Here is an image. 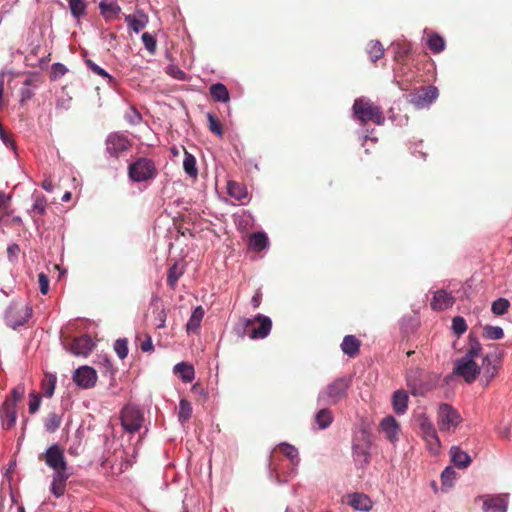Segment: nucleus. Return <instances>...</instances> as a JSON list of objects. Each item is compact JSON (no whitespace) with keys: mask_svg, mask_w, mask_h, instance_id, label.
Segmentation results:
<instances>
[{"mask_svg":"<svg viewBox=\"0 0 512 512\" xmlns=\"http://www.w3.org/2000/svg\"><path fill=\"white\" fill-rule=\"evenodd\" d=\"M427 46L435 54H438L445 49V40L437 33H431L427 37Z\"/></svg>","mask_w":512,"mask_h":512,"instance_id":"37","label":"nucleus"},{"mask_svg":"<svg viewBox=\"0 0 512 512\" xmlns=\"http://www.w3.org/2000/svg\"><path fill=\"white\" fill-rule=\"evenodd\" d=\"M504 336V331L499 326L487 325L483 328V337L490 340H499Z\"/></svg>","mask_w":512,"mask_h":512,"instance_id":"48","label":"nucleus"},{"mask_svg":"<svg viewBox=\"0 0 512 512\" xmlns=\"http://www.w3.org/2000/svg\"><path fill=\"white\" fill-rule=\"evenodd\" d=\"M114 350L120 359H124L128 354V342L126 339H117L114 344Z\"/></svg>","mask_w":512,"mask_h":512,"instance_id":"53","label":"nucleus"},{"mask_svg":"<svg viewBox=\"0 0 512 512\" xmlns=\"http://www.w3.org/2000/svg\"><path fill=\"white\" fill-rule=\"evenodd\" d=\"M350 386V377L337 378L320 391L318 394V402L335 405L347 397Z\"/></svg>","mask_w":512,"mask_h":512,"instance_id":"1","label":"nucleus"},{"mask_svg":"<svg viewBox=\"0 0 512 512\" xmlns=\"http://www.w3.org/2000/svg\"><path fill=\"white\" fill-rule=\"evenodd\" d=\"M483 509L485 512H506L507 503L500 496L490 497L484 501Z\"/></svg>","mask_w":512,"mask_h":512,"instance_id":"31","label":"nucleus"},{"mask_svg":"<svg viewBox=\"0 0 512 512\" xmlns=\"http://www.w3.org/2000/svg\"><path fill=\"white\" fill-rule=\"evenodd\" d=\"M140 348L143 352H151L154 350L152 339L149 335L145 336V340L141 342Z\"/></svg>","mask_w":512,"mask_h":512,"instance_id":"61","label":"nucleus"},{"mask_svg":"<svg viewBox=\"0 0 512 512\" xmlns=\"http://www.w3.org/2000/svg\"><path fill=\"white\" fill-rule=\"evenodd\" d=\"M129 177L135 182L151 180L157 175V168L153 160L141 157L130 164Z\"/></svg>","mask_w":512,"mask_h":512,"instance_id":"6","label":"nucleus"},{"mask_svg":"<svg viewBox=\"0 0 512 512\" xmlns=\"http://www.w3.org/2000/svg\"><path fill=\"white\" fill-rule=\"evenodd\" d=\"M20 252V248L17 244H11L7 247V254L9 260L13 261L18 257V254Z\"/></svg>","mask_w":512,"mask_h":512,"instance_id":"60","label":"nucleus"},{"mask_svg":"<svg viewBox=\"0 0 512 512\" xmlns=\"http://www.w3.org/2000/svg\"><path fill=\"white\" fill-rule=\"evenodd\" d=\"M451 460L458 468H466L471 463L470 456L459 447L453 446L450 449Z\"/></svg>","mask_w":512,"mask_h":512,"instance_id":"32","label":"nucleus"},{"mask_svg":"<svg viewBox=\"0 0 512 512\" xmlns=\"http://www.w3.org/2000/svg\"><path fill=\"white\" fill-rule=\"evenodd\" d=\"M98 76L103 77L107 83L113 88L116 86V81L104 69L98 66Z\"/></svg>","mask_w":512,"mask_h":512,"instance_id":"62","label":"nucleus"},{"mask_svg":"<svg viewBox=\"0 0 512 512\" xmlns=\"http://www.w3.org/2000/svg\"><path fill=\"white\" fill-rule=\"evenodd\" d=\"M67 68L61 63H54L52 65L51 75L53 78H59L65 75Z\"/></svg>","mask_w":512,"mask_h":512,"instance_id":"59","label":"nucleus"},{"mask_svg":"<svg viewBox=\"0 0 512 512\" xmlns=\"http://www.w3.org/2000/svg\"><path fill=\"white\" fill-rule=\"evenodd\" d=\"M333 421V415L327 408L319 410L315 415V423L319 429L327 428Z\"/></svg>","mask_w":512,"mask_h":512,"instance_id":"42","label":"nucleus"},{"mask_svg":"<svg viewBox=\"0 0 512 512\" xmlns=\"http://www.w3.org/2000/svg\"><path fill=\"white\" fill-rule=\"evenodd\" d=\"M24 392V386L18 385L11 391V396L7 397L5 401H14V405L16 406L17 401L23 397Z\"/></svg>","mask_w":512,"mask_h":512,"instance_id":"57","label":"nucleus"},{"mask_svg":"<svg viewBox=\"0 0 512 512\" xmlns=\"http://www.w3.org/2000/svg\"><path fill=\"white\" fill-rule=\"evenodd\" d=\"M348 504L358 511L368 512L373 507V502L370 497L364 493L354 492L348 495Z\"/></svg>","mask_w":512,"mask_h":512,"instance_id":"19","label":"nucleus"},{"mask_svg":"<svg viewBox=\"0 0 512 512\" xmlns=\"http://www.w3.org/2000/svg\"><path fill=\"white\" fill-rule=\"evenodd\" d=\"M33 96V92L29 88H22L21 89V101L25 102L29 99H31Z\"/></svg>","mask_w":512,"mask_h":512,"instance_id":"64","label":"nucleus"},{"mask_svg":"<svg viewBox=\"0 0 512 512\" xmlns=\"http://www.w3.org/2000/svg\"><path fill=\"white\" fill-rule=\"evenodd\" d=\"M120 420L126 432L135 433L142 427L144 415L139 408L133 405H127L121 411Z\"/></svg>","mask_w":512,"mask_h":512,"instance_id":"8","label":"nucleus"},{"mask_svg":"<svg viewBox=\"0 0 512 512\" xmlns=\"http://www.w3.org/2000/svg\"><path fill=\"white\" fill-rule=\"evenodd\" d=\"M69 7L75 18H80L85 13L86 4L84 0H70Z\"/></svg>","mask_w":512,"mask_h":512,"instance_id":"50","label":"nucleus"},{"mask_svg":"<svg viewBox=\"0 0 512 512\" xmlns=\"http://www.w3.org/2000/svg\"><path fill=\"white\" fill-rule=\"evenodd\" d=\"M17 413L14 401H4L1 407V419L5 429H11L16 423Z\"/></svg>","mask_w":512,"mask_h":512,"instance_id":"22","label":"nucleus"},{"mask_svg":"<svg viewBox=\"0 0 512 512\" xmlns=\"http://www.w3.org/2000/svg\"><path fill=\"white\" fill-rule=\"evenodd\" d=\"M408 394L404 390H397L393 393L392 404L395 413L404 414L408 408Z\"/></svg>","mask_w":512,"mask_h":512,"instance_id":"29","label":"nucleus"},{"mask_svg":"<svg viewBox=\"0 0 512 512\" xmlns=\"http://www.w3.org/2000/svg\"><path fill=\"white\" fill-rule=\"evenodd\" d=\"M456 473L452 467H446L441 474V480L443 486H452L455 479Z\"/></svg>","mask_w":512,"mask_h":512,"instance_id":"55","label":"nucleus"},{"mask_svg":"<svg viewBox=\"0 0 512 512\" xmlns=\"http://www.w3.org/2000/svg\"><path fill=\"white\" fill-rule=\"evenodd\" d=\"M261 301H262V292H261V289H258L251 299V304H252L253 308H255V309L258 308L261 304Z\"/></svg>","mask_w":512,"mask_h":512,"instance_id":"63","label":"nucleus"},{"mask_svg":"<svg viewBox=\"0 0 512 512\" xmlns=\"http://www.w3.org/2000/svg\"><path fill=\"white\" fill-rule=\"evenodd\" d=\"M48 207L47 198L43 194H33V204L28 211L32 218L37 215H45Z\"/></svg>","mask_w":512,"mask_h":512,"instance_id":"30","label":"nucleus"},{"mask_svg":"<svg viewBox=\"0 0 512 512\" xmlns=\"http://www.w3.org/2000/svg\"><path fill=\"white\" fill-rule=\"evenodd\" d=\"M94 342L91 337L84 335L72 340L69 350L76 356L86 357L93 349Z\"/></svg>","mask_w":512,"mask_h":512,"instance_id":"17","label":"nucleus"},{"mask_svg":"<svg viewBox=\"0 0 512 512\" xmlns=\"http://www.w3.org/2000/svg\"><path fill=\"white\" fill-rule=\"evenodd\" d=\"M204 317V309L202 308V306H197L193 312H192V315L190 316L187 324H186V330L188 333L190 332H196L200 325H201V321Z\"/></svg>","mask_w":512,"mask_h":512,"instance_id":"33","label":"nucleus"},{"mask_svg":"<svg viewBox=\"0 0 512 512\" xmlns=\"http://www.w3.org/2000/svg\"><path fill=\"white\" fill-rule=\"evenodd\" d=\"M106 152L111 156L118 158L123 152L130 149L131 143L123 134L111 133L106 141Z\"/></svg>","mask_w":512,"mask_h":512,"instance_id":"12","label":"nucleus"},{"mask_svg":"<svg viewBox=\"0 0 512 512\" xmlns=\"http://www.w3.org/2000/svg\"><path fill=\"white\" fill-rule=\"evenodd\" d=\"M98 8L100 9L102 17L106 21L119 19L121 7L119 6L117 0H101L98 3Z\"/></svg>","mask_w":512,"mask_h":512,"instance_id":"18","label":"nucleus"},{"mask_svg":"<svg viewBox=\"0 0 512 512\" xmlns=\"http://www.w3.org/2000/svg\"><path fill=\"white\" fill-rule=\"evenodd\" d=\"M183 169L192 178H196L198 175V170L196 168V159L192 154L188 152H185L183 160Z\"/></svg>","mask_w":512,"mask_h":512,"instance_id":"45","label":"nucleus"},{"mask_svg":"<svg viewBox=\"0 0 512 512\" xmlns=\"http://www.w3.org/2000/svg\"><path fill=\"white\" fill-rule=\"evenodd\" d=\"M452 329L458 336L462 335L467 330V324L463 317L456 316L452 320Z\"/></svg>","mask_w":512,"mask_h":512,"instance_id":"52","label":"nucleus"},{"mask_svg":"<svg viewBox=\"0 0 512 512\" xmlns=\"http://www.w3.org/2000/svg\"><path fill=\"white\" fill-rule=\"evenodd\" d=\"M56 376L46 373L41 382V392L45 397H52L56 386Z\"/></svg>","mask_w":512,"mask_h":512,"instance_id":"39","label":"nucleus"},{"mask_svg":"<svg viewBox=\"0 0 512 512\" xmlns=\"http://www.w3.org/2000/svg\"><path fill=\"white\" fill-rule=\"evenodd\" d=\"M454 296L446 290L440 289L434 292L430 306L434 311H443L453 306Z\"/></svg>","mask_w":512,"mask_h":512,"instance_id":"15","label":"nucleus"},{"mask_svg":"<svg viewBox=\"0 0 512 512\" xmlns=\"http://www.w3.org/2000/svg\"><path fill=\"white\" fill-rule=\"evenodd\" d=\"M49 59L46 57V50L42 51V48L39 45L34 46L30 53L25 57V63L30 67H41L47 65Z\"/></svg>","mask_w":512,"mask_h":512,"instance_id":"20","label":"nucleus"},{"mask_svg":"<svg viewBox=\"0 0 512 512\" xmlns=\"http://www.w3.org/2000/svg\"><path fill=\"white\" fill-rule=\"evenodd\" d=\"M354 115L361 122L371 121L376 125H382L385 117L381 108L366 98H358L353 104Z\"/></svg>","mask_w":512,"mask_h":512,"instance_id":"2","label":"nucleus"},{"mask_svg":"<svg viewBox=\"0 0 512 512\" xmlns=\"http://www.w3.org/2000/svg\"><path fill=\"white\" fill-rule=\"evenodd\" d=\"M142 41L145 48L148 50L150 54H155L156 52V39L153 35L148 32L142 34Z\"/></svg>","mask_w":512,"mask_h":512,"instance_id":"54","label":"nucleus"},{"mask_svg":"<svg viewBox=\"0 0 512 512\" xmlns=\"http://www.w3.org/2000/svg\"><path fill=\"white\" fill-rule=\"evenodd\" d=\"M207 119H208L209 130L213 134H215L219 137H222L224 131H223V126H222L221 122L219 121L218 117L213 113H208Z\"/></svg>","mask_w":512,"mask_h":512,"instance_id":"47","label":"nucleus"},{"mask_svg":"<svg viewBox=\"0 0 512 512\" xmlns=\"http://www.w3.org/2000/svg\"><path fill=\"white\" fill-rule=\"evenodd\" d=\"M268 245V237L264 232H255L250 237L249 247L255 251H262Z\"/></svg>","mask_w":512,"mask_h":512,"instance_id":"36","label":"nucleus"},{"mask_svg":"<svg viewBox=\"0 0 512 512\" xmlns=\"http://www.w3.org/2000/svg\"><path fill=\"white\" fill-rule=\"evenodd\" d=\"M243 334L251 339H264L272 329V321L268 316L258 314L254 318H243L241 320Z\"/></svg>","mask_w":512,"mask_h":512,"instance_id":"3","label":"nucleus"},{"mask_svg":"<svg viewBox=\"0 0 512 512\" xmlns=\"http://www.w3.org/2000/svg\"><path fill=\"white\" fill-rule=\"evenodd\" d=\"M353 458L356 463L361 466L367 465L370 462V442L364 440L362 443H355L353 445Z\"/></svg>","mask_w":512,"mask_h":512,"instance_id":"23","label":"nucleus"},{"mask_svg":"<svg viewBox=\"0 0 512 512\" xmlns=\"http://www.w3.org/2000/svg\"><path fill=\"white\" fill-rule=\"evenodd\" d=\"M73 381L81 388H91L96 383V370L90 366H81L74 372Z\"/></svg>","mask_w":512,"mask_h":512,"instance_id":"14","label":"nucleus"},{"mask_svg":"<svg viewBox=\"0 0 512 512\" xmlns=\"http://www.w3.org/2000/svg\"><path fill=\"white\" fill-rule=\"evenodd\" d=\"M185 272V264L181 262H174L173 265L170 266L167 273V284L171 289H175L178 283V280Z\"/></svg>","mask_w":512,"mask_h":512,"instance_id":"28","label":"nucleus"},{"mask_svg":"<svg viewBox=\"0 0 512 512\" xmlns=\"http://www.w3.org/2000/svg\"><path fill=\"white\" fill-rule=\"evenodd\" d=\"M462 422V417L457 409L447 403L439 406L437 424L441 432H454Z\"/></svg>","mask_w":512,"mask_h":512,"instance_id":"5","label":"nucleus"},{"mask_svg":"<svg viewBox=\"0 0 512 512\" xmlns=\"http://www.w3.org/2000/svg\"><path fill=\"white\" fill-rule=\"evenodd\" d=\"M68 478L69 474L67 472L54 473L51 484V492L55 497L58 498L64 495Z\"/></svg>","mask_w":512,"mask_h":512,"instance_id":"27","label":"nucleus"},{"mask_svg":"<svg viewBox=\"0 0 512 512\" xmlns=\"http://www.w3.org/2000/svg\"><path fill=\"white\" fill-rule=\"evenodd\" d=\"M150 309H152L151 316L153 318V324L155 327L164 328L167 317L164 305L160 301L156 300L151 304Z\"/></svg>","mask_w":512,"mask_h":512,"instance_id":"25","label":"nucleus"},{"mask_svg":"<svg viewBox=\"0 0 512 512\" xmlns=\"http://www.w3.org/2000/svg\"><path fill=\"white\" fill-rule=\"evenodd\" d=\"M277 449L283 453L293 466H297L300 462L299 452L297 448L289 443H281Z\"/></svg>","mask_w":512,"mask_h":512,"instance_id":"34","label":"nucleus"},{"mask_svg":"<svg viewBox=\"0 0 512 512\" xmlns=\"http://www.w3.org/2000/svg\"><path fill=\"white\" fill-rule=\"evenodd\" d=\"M361 342L354 335H347L341 343V350L349 357H355L359 354Z\"/></svg>","mask_w":512,"mask_h":512,"instance_id":"26","label":"nucleus"},{"mask_svg":"<svg viewBox=\"0 0 512 512\" xmlns=\"http://www.w3.org/2000/svg\"><path fill=\"white\" fill-rule=\"evenodd\" d=\"M380 427L390 442H395L398 440L399 425L394 417L387 416L383 418L380 423Z\"/></svg>","mask_w":512,"mask_h":512,"instance_id":"24","label":"nucleus"},{"mask_svg":"<svg viewBox=\"0 0 512 512\" xmlns=\"http://www.w3.org/2000/svg\"><path fill=\"white\" fill-rule=\"evenodd\" d=\"M61 423L62 416L55 412H51L45 418L44 426L48 432L53 433L60 427Z\"/></svg>","mask_w":512,"mask_h":512,"instance_id":"44","label":"nucleus"},{"mask_svg":"<svg viewBox=\"0 0 512 512\" xmlns=\"http://www.w3.org/2000/svg\"><path fill=\"white\" fill-rule=\"evenodd\" d=\"M483 377L487 382H490L498 373V365L492 364L490 357L485 356L483 358Z\"/></svg>","mask_w":512,"mask_h":512,"instance_id":"43","label":"nucleus"},{"mask_svg":"<svg viewBox=\"0 0 512 512\" xmlns=\"http://www.w3.org/2000/svg\"><path fill=\"white\" fill-rule=\"evenodd\" d=\"M31 316L32 308L30 306L12 304L6 312L5 320L9 327L17 329L23 326Z\"/></svg>","mask_w":512,"mask_h":512,"instance_id":"9","label":"nucleus"},{"mask_svg":"<svg viewBox=\"0 0 512 512\" xmlns=\"http://www.w3.org/2000/svg\"><path fill=\"white\" fill-rule=\"evenodd\" d=\"M30 401H29V413L34 414L38 411L41 403V398L36 393H31L29 395Z\"/></svg>","mask_w":512,"mask_h":512,"instance_id":"56","label":"nucleus"},{"mask_svg":"<svg viewBox=\"0 0 512 512\" xmlns=\"http://www.w3.org/2000/svg\"><path fill=\"white\" fill-rule=\"evenodd\" d=\"M453 373L463 377L467 383H472L480 374V367L475 360L463 356L456 360Z\"/></svg>","mask_w":512,"mask_h":512,"instance_id":"10","label":"nucleus"},{"mask_svg":"<svg viewBox=\"0 0 512 512\" xmlns=\"http://www.w3.org/2000/svg\"><path fill=\"white\" fill-rule=\"evenodd\" d=\"M210 94L215 101L227 102L229 101V92L224 84L216 83L210 86Z\"/></svg>","mask_w":512,"mask_h":512,"instance_id":"38","label":"nucleus"},{"mask_svg":"<svg viewBox=\"0 0 512 512\" xmlns=\"http://www.w3.org/2000/svg\"><path fill=\"white\" fill-rule=\"evenodd\" d=\"M366 51L372 62H376L384 55L383 46L377 40H371L366 46Z\"/></svg>","mask_w":512,"mask_h":512,"instance_id":"40","label":"nucleus"},{"mask_svg":"<svg viewBox=\"0 0 512 512\" xmlns=\"http://www.w3.org/2000/svg\"><path fill=\"white\" fill-rule=\"evenodd\" d=\"M192 416V406L190 402L186 399H181L179 402V411H178V419L184 424L187 422Z\"/></svg>","mask_w":512,"mask_h":512,"instance_id":"46","label":"nucleus"},{"mask_svg":"<svg viewBox=\"0 0 512 512\" xmlns=\"http://www.w3.org/2000/svg\"><path fill=\"white\" fill-rule=\"evenodd\" d=\"M125 22L134 32L138 33L141 31L147 23V17L145 14H140V18H137L136 15H127L125 17Z\"/></svg>","mask_w":512,"mask_h":512,"instance_id":"41","label":"nucleus"},{"mask_svg":"<svg viewBox=\"0 0 512 512\" xmlns=\"http://www.w3.org/2000/svg\"><path fill=\"white\" fill-rule=\"evenodd\" d=\"M419 429L421 436L425 440L430 452L436 454L440 448V440L433 423L429 420V418L421 416Z\"/></svg>","mask_w":512,"mask_h":512,"instance_id":"11","label":"nucleus"},{"mask_svg":"<svg viewBox=\"0 0 512 512\" xmlns=\"http://www.w3.org/2000/svg\"><path fill=\"white\" fill-rule=\"evenodd\" d=\"M38 458L44 461L54 473L67 472L68 464L65 459L64 450L58 444L51 445L44 453H41Z\"/></svg>","mask_w":512,"mask_h":512,"instance_id":"7","label":"nucleus"},{"mask_svg":"<svg viewBox=\"0 0 512 512\" xmlns=\"http://www.w3.org/2000/svg\"><path fill=\"white\" fill-rule=\"evenodd\" d=\"M227 193L230 197L239 201L241 204L247 203L250 199L246 186L237 181H233V180L228 181Z\"/></svg>","mask_w":512,"mask_h":512,"instance_id":"21","label":"nucleus"},{"mask_svg":"<svg viewBox=\"0 0 512 512\" xmlns=\"http://www.w3.org/2000/svg\"><path fill=\"white\" fill-rule=\"evenodd\" d=\"M510 302L506 298H498L492 303L491 311L495 315H503L507 312Z\"/></svg>","mask_w":512,"mask_h":512,"instance_id":"49","label":"nucleus"},{"mask_svg":"<svg viewBox=\"0 0 512 512\" xmlns=\"http://www.w3.org/2000/svg\"><path fill=\"white\" fill-rule=\"evenodd\" d=\"M38 284H39L40 292L43 295L47 294L49 291V278L47 277L46 274L40 273L38 275Z\"/></svg>","mask_w":512,"mask_h":512,"instance_id":"58","label":"nucleus"},{"mask_svg":"<svg viewBox=\"0 0 512 512\" xmlns=\"http://www.w3.org/2000/svg\"><path fill=\"white\" fill-rule=\"evenodd\" d=\"M409 51L408 46H403L395 55V60L399 65L395 70V80L401 90H407L408 83L412 82L415 77L407 58Z\"/></svg>","mask_w":512,"mask_h":512,"instance_id":"4","label":"nucleus"},{"mask_svg":"<svg viewBox=\"0 0 512 512\" xmlns=\"http://www.w3.org/2000/svg\"><path fill=\"white\" fill-rule=\"evenodd\" d=\"M424 371L419 368L408 370L406 374L407 385L413 395H420L424 392Z\"/></svg>","mask_w":512,"mask_h":512,"instance_id":"16","label":"nucleus"},{"mask_svg":"<svg viewBox=\"0 0 512 512\" xmlns=\"http://www.w3.org/2000/svg\"><path fill=\"white\" fill-rule=\"evenodd\" d=\"M174 373L179 374L184 382H191L195 377V371L192 365L181 362L174 366Z\"/></svg>","mask_w":512,"mask_h":512,"instance_id":"35","label":"nucleus"},{"mask_svg":"<svg viewBox=\"0 0 512 512\" xmlns=\"http://www.w3.org/2000/svg\"><path fill=\"white\" fill-rule=\"evenodd\" d=\"M482 352V347L479 341L473 337L470 336V347L467 350L464 357L475 359L476 357L480 356Z\"/></svg>","mask_w":512,"mask_h":512,"instance_id":"51","label":"nucleus"},{"mask_svg":"<svg viewBox=\"0 0 512 512\" xmlns=\"http://www.w3.org/2000/svg\"><path fill=\"white\" fill-rule=\"evenodd\" d=\"M438 97V89L435 86L421 87L410 94L409 102L416 108L428 107Z\"/></svg>","mask_w":512,"mask_h":512,"instance_id":"13","label":"nucleus"}]
</instances>
